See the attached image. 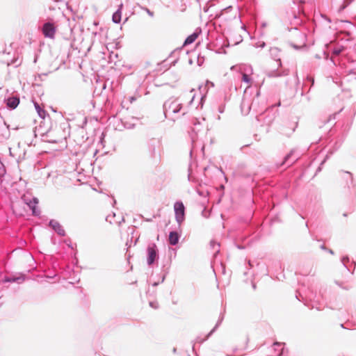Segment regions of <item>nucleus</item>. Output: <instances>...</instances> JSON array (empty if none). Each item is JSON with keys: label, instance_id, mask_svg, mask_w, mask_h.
Wrapping results in <instances>:
<instances>
[{"label": "nucleus", "instance_id": "f257e3e1", "mask_svg": "<svg viewBox=\"0 0 356 356\" xmlns=\"http://www.w3.org/2000/svg\"><path fill=\"white\" fill-rule=\"evenodd\" d=\"M38 201L36 198H32L28 202V200L24 197L23 202H16L13 204V210L15 213L19 216H23L25 209H22V204H26L29 209L33 212V214L35 215L38 213L37 204Z\"/></svg>", "mask_w": 356, "mask_h": 356}, {"label": "nucleus", "instance_id": "f03ea898", "mask_svg": "<svg viewBox=\"0 0 356 356\" xmlns=\"http://www.w3.org/2000/svg\"><path fill=\"white\" fill-rule=\"evenodd\" d=\"M174 209L177 221L180 224L184 220L185 207L181 202L175 203Z\"/></svg>", "mask_w": 356, "mask_h": 356}, {"label": "nucleus", "instance_id": "7ed1b4c3", "mask_svg": "<svg viewBox=\"0 0 356 356\" xmlns=\"http://www.w3.org/2000/svg\"><path fill=\"white\" fill-rule=\"evenodd\" d=\"M42 33L46 38H54L56 27L52 23L47 22L42 26Z\"/></svg>", "mask_w": 356, "mask_h": 356}, {"label": "nucleus", "instance_id": "20e7f679", "mask_svg": "<svg viewBox=\"0 0 356 356\" xmlns=\"http://www.w3.org/2000/svg\"><path fill=\"white\" fill-rule=\"evenodd\" d=\"M157 250H156V246L155 244H153L152 246H149L147 248V253H148V257H147V263L150 265L152 264L157 255Z\"/></svg>", "mask_w": 356, "mask_h": 356}, {"label": "nucleus", "instance_id": "39448f33", "mask_svg": "<svg viewBox=\"0 0 356 356\" xmlns=\"http://www.w3.org/2000/svg\"><path fill=\"white\" fill-rule=\"evenodd\" d=\"M50 226L60 236H64L65 234V230L62 226L56 221L51 220L49 222Z\"/></svg>", "mask_w": 356, "mask_h": 356}, {"label": "nucleus", "instance_id": "423d86ee", "mask_svg": "<svg viewBox=\"0 0 356 356\" xmlns=\"http://www.w3.org/2000/svg\"><path fill=\"white\" fill-rule=\"evenodd\" d=\"M19 103V99L17 97H10L7 99V105L10 108H15Z\"/></svg>", "mask_w": 356, "mask_h": 356}, {"label": "nucleus", "instance_id": "0eeeda50", "mask_svg": "<svg viewBox=\"0 0 356 356\" xmlns=\"http://www.w3.org/2000/svg\"><path fill=\"white\" fill-rule=\"evenodd\" d=\"M179 235L177 232H171L169 234V243L175 245H176L179 241Z\"/></svg>", "mask_w": 356, "mask_h": 356}, {"label": "nucleus", "instance_id": "6e6552de", "mask_svg": "<svg viewBox=\"0 0 356 356\" xmlns=\"http://www.w3.org/2000/svg\"><path fill=\"white\" fill-rule=\"evenodd\" d=\"M198 35H199V33H193V34L190 35L186 39V40L184 43V45H188V44H192L193 42H194L195 41V40L197 38Z\"/></svg>", "mask_w": 356, "mask_h": 356}, {"label": "nucleus", "instance_id": "1a4fd4ad", "mask_svg": "<svg viewBox=\"0 0 356 356\" xmlns=\"http://www.w3.org/2000/svg\"><path fill=\"white\" fill-rule=\"evenodd\" d=\"M121 16H122L121 11H120V9H119L115 13H113V18H112L113 21L115 23H120L121 21Z\"/></svg>", "mask_w": 356, "mask_h": 356}, {"label": "nucleus", "instance_id": "9d476101", "mask_svg": "<svg viewBox=\"0 0 356 356\" xmlns=\"http://www.w3.org/2000/svg\"><path fill=\"white\" fill-rule=\"evenodd\" d=\"M34 106H35V109H36L37 113H38V115H39L41 118H44V116H45V114H46L45 111H44L43 108H42L40 107V106L38 103H36V102L34 104Z\"/></svg>", "mask_w": 356, "mask_h": 356}, {"label": "nucleus", "instance_id": "9b49d317", "mask_svg": "<svg viewBox=\"0 0 356 356\" xmlns=\"http://www.w3.org/2000/svg\"><path fill=\"white\" fill-rule=\"evenodd\" d=\"M242 81L247 83L246 88L250 87L251 86V80L249 76L246 74H243L242 76Z\"/></svg>", "mask_w": 356, "mask_h": 356}, {"label": "nucleus", "instance_id": "f8f14e48", "mask_svg": "<svg viewBox=\"0 0 356 356\" xmlns=\"http://www.w3.org/2000/svg\"><path fill=\"white\" fill-rule=\"evenodd\" d=\"M149 305H150V306H151L152 307H153V308H154V309L158 308V305H157V304H154V303H153V302H150V303H149Z\"/></svg>", "mask_w": 356, "mask_h": 356}, {"label": "nucleus", "instance_id": "ddd939ff", "mask_svg": "<svg viewBox=\"0 0 356 356\" xmlns=\"http://www.w3.org/2000/svg\"><path fill=\"white\" fill-rule=\"evenodd\" d=\"M12 149H13V148H10V149H9V151H10V155H11L12 156H13V157H16V156H17V155L13 152Z\"/></svg>", "mask_w": 356, "mask_h": 356}, {"label": "nucleus", "instance_id": "4468645a", "mask_svg": "<svg viewBox=\"0 0 356 356\" xmlns=\"http://www.w3.org/2000/svg\"><path fill=\"white\" fill-rule=\"evenodd\" d=\"M294 131H295V128H292V129H291V132H290V133H289V134H286L287 136H290V134H291L292 132H293Z\"/></svg>", "mask_w": 356, "mask_h": 356}]
</instances>
